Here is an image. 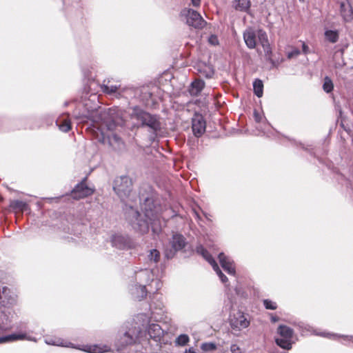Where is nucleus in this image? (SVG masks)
<instances>
[{
    "instance_id": "obj_1",
    "label": "nucleus",
    "mask_w": 353,
    "mask_h": 353,
    "mask_svg": "<svg viewBox=\"0 0 353 353\" xmlns=\"http://www.w3.org/2000/svg\"><path fill=\"white\" fill-rule=\"evenodd\" d=\"M139 197L144 217L137 208L131 205H126L125 209V220L137 232L145 234L151 228L152 232L154 234H158L161 230L159 217L162 211L161 201L158 196L148 186L147 189L140 190Z\"/></svg>"
},
{
    "instance_id": "obj_2",
    "label": "nucleus",
    "mask_w": 353,
    "mask_h": 353,
    "mask_svg": "<svg viewBox=\"0 0 353 353\" xmlns=\"http://www.w3.org/2000/svg\"><path fill=\"white\" fill-rule=\"evenodd\" d=\"M143 333V327L137 320V316L132 321L125 322L118 332L114 346L117 352L125 350L141 343V337Z\"/></svg>"
},
{
    "instance_id": "obj_3",
    "label": "nucleus",
    "mask_w": 353,
    "mask_h": 353,
    "mask_svg": "<svg viewBox=\"0 0 353 353\" xmlns=\"http://www.w3.org/2000/svg\"><path fill=\"white\" fill-rule=\"evenodd\" d=\"M131 110L130 118L137 121L138 128H148L150 133V139L154 141L155 137L161 130L160 116L152 114L139 105L132 107Z\"/></svg>"
},
{
    "instance_id": "obj_4",
    "label": "nucleus",
    "mask_w": 353,
    "mask_h": 353,
    "mask_svg": "<svg viewBox=\"0 0 353 353\" xmlns=\"http://www.w3.org/2000/svg\"><path fill=\"white\" fill-rule=\"evenodd\" d=\"M98 119L109 131H114L125 123L123 110L119 107L104 108L98 113Z\"/></svg>"
},
{
    "instance_id": "obj_5",
    "label": "nucleus",
    "mask_w": 353,
    "mask_h": 353,
    "mask_svg": "<svg viewBox=\"0 0 353 353\" xmlns=\"http://www.w3.org/2000/svg\"><path fill=\"white\" fill-rule=\"evenodd\" d=\"M154 274L151 269L149 268H140L136 267L134 269V276H132L133 282L136 285H141L140 297H146L148 294V290L146 289L147 285H150L152 283H155L156 290L159 288V281L154 279Z\"/></svg>"
},
{
    "instance_id": "obj_6",
    "label": "nucleus",
    "mask_w": 353,
    "mask_h": 353,
    "mask_svg": "<svg viewBox=\"0 0 353 353\" xmlns=\"http://www.w3.org/2000/svg\"><path fill=\"white\" fill-rule=\"evenodd\" d=\"M169 247L164 249V257L167 260L173 259L178 252L182 251L187 245L186 238L179 232H172L168 240Z\"/></svg>"
},
{
    "instance_id": "obj_7",
    "label": "nucleus",
    "mask_w": 353,
    "mask_h": 353,
    "mask_svg": "<svg viewBox=\"0 0 353 353\" xmlns=\"http://www.w3.org/2000/svg\"><path fill=\"white\" fill-rule=\"evenodd\" d=\"M137 320L143 330H146L150 338L154 341H160L163 336V330L161 326L156 323H150V317L148 314L140 313L137 315Z\"/></svg>"
},
{
    "instance_id": "obj_8",
    "label": "nucleus",
    "mask_w": 353,
    "mask_h": 353,
    "mask_svg": "<svg viewBox=\"0 0 353 353\" xmlns=\"http://www.w3.org/2000/svg\"><path fill=\"white\" fill-rule=\"evenodd\" d=\"M111 245L119 250L135 249L138 243L136 240L128 234L114 233L110 236Z\"/></svg>"
},
{
    "instance_id": "obj_9",
    "label": "nucleus",
    "mask_w": 353,
    "mask_h": 353,
    "mask_svg": "<svg viewBox=\"0 0 353 353\" xmlns=\"http://www.w3.org/2000/svg\"><path fill=\"white\" fill-rule=\"evenodd\" d=\"M113 190L123 201L127 199L132 190V180L127 175L117 176L113 181Z\"/></svg>"
},
{
    "instance_id": "obj_10",
    "label": "nucleus",
    "mask_w": 353,
    "mask_h": 353,
    "mask_svg": "<svg viewBox=\"0 0 353 353\" xmlns=\"http://www.w3.org/2000/svg\"><path fill=\"white\" fill-rule=\"evenodd\" d=\"M181 13L185 17L186 23L189 26L196 29H202L207 23L201 14L192 8H185Z\"/></svg>"
},
{
    "instance_id": "obj_11",
    "label": "nucleus",
    "mask_w": 353,
    "mask_h": 353,
    "mask_svg": "<svg viewBox=\"0 0 353 353\" xmlns=\"http://www.w3.org/2000/svg\"><path fill=\"white\" fill-rule=\"evenodd\" d=\"M86 181L87 177H84L72 189L70 194L73 199L79 200L90 196L94 193V190L87 185Z\"/></svg>"
},
{
    "instance_id": "obj_12",
    "label": "nucleus",
    "mask_w": 353,
    "mask_h": 353,
    "mask_svg": "<svg viewBox=\"0 0 353 353\" xmlns=\"http://www.w3.org/2000/svg\"><path fill=\"white\" fill-rule=\"evenodd\" d=\"M17 296L7 286H0V305L10 307L17 304Z\"/></svg>"
},
{
    "instance_id": "obj_13",
    "label": "nucleus",
    "mask_w": 353,
    "mask_h": 353,
    "mask_svg": "<svg viewBox=\"0 0 353 353\" xmlns=\"http://www.w3.org/2000/svg\"><path fill=\"white\" fill-rule=\"evenodd\" d=\"M206 122L202 114L196 113L192 119V130L196 137H201L205 132Z\"/></svg>"
},
{
    "instance_id": "obj_14",
    "label": "nucleus",
    "mask_w": 353,
    "mask_h": 353,
    "mask_svg": "<svg viewBox=\"0 0 353 353\" xmlns=\"http://www.w3.org/2000/svg\"><path fill=\"white\" fill-rule=\"evenodd\" d=\"M230 324L232 329L241 330L248 327L250 325V321L244 314L239 312L230 317Z\"/></svg>"
},
{
    "instance_id": "obj_15",
    "label": "nucleus",
    "mask_w": 353,
    "mask_h": 353,
    "mask_svg": "<svg viewBox=\"0 0 353 353\" xmlns=\"http://www.w3.org/2000/svg\"><path fill=\"white\" fill-rule=\"evenodd\" d=\"M218 259L222 268L229 274L234 275L236 270L234 266V261L223 252H220L218 254Z\"/></svg>"
},
{
    "instance_id": "obj_16",
    "label": "nucleus",
    "mask_w": 353,
    "mask_h": 353,
    "mask_svg": "<svg viewBox=\"0 0 353 353\" xmlns=\"http://www.w3.org/2000/svg\"><path fill=\"white\" fill-rule=\"evenodd\" d=\"M341 13L344 20L350 21L353 17V8L348 0H343L340 3Z\"/></svg>"
},
{
    "instance_id": "obj_17",
    "label": "nucleus",
    "mask_w": 353,
    "mask_h": 353,
    "mask_svg": "<svg viewBox=\"0 0 353 353\" xmlns=\"http://www.w3.org/2000/svg\"><path fill=\"white\" fill-rule=\"evenodd\" d=\"M274 341L276 345L282 348L283 351L275 350L273 353H288V352L285 350H290L292 349V339H291L275 337Z\"/></svg>"
},
{
    "instance_id": "obj_18",
    "label": "nucleus",
    "mask_w": 353,
    "mask_h": 353,
    "mask_svg": "<svg viewBox=\"0 0 353 353\" xmlns=\"http://www.w3.org/2000/svg\"><path fill=\"white\" fill-rule=\"evenodd\" d=\"M99 142L105 144L108 143L109 146H112V141L120 145L123 143L121 138L117 134H112L111 137L105 136L103 131H101L100 136L98 137Z\"/></svg>"
},
{
    "instance_id": "obj_19",
    "label": "nucleus",
    "mask_w": 353,
    "mask_h": 353,
    "mask_svg": "<svg viewBox=\"0 0 353 353\" xmlns=\"http://www.w3.org/2000/svg\"><path fill=\"white\" fill-rule=\"evenodd\" d=\"M243 40L246 46L250 49H254L256 45V34L254 30L248 29L243 34Z\"/></svg>"
},
{
    "instance_id": "obj_20",
    "label": "nucleus",
    "mask_w": 353,
    "mask_h": 353,
    "mask_svg": "<svg viewBox=\"0 0 353 353\" xmlns=\"http://www.w3.org/2000/svg\"><path fill=\"white\" fill-rule=\"evenodd\" d=\"M205 86V82L202 79H196L193 81L189 89L190 94L192 96H198Z\"/></svg>"
},
{
    "instance_id": "obj_21",
    "label": "nucleus",
    "mask_w": 353,
    "mask_h": 353,
    "mask_svg": "<svg viewBox=\"0 0 353 353\" xmlns=\"http://www.w3.org/2000/svg\"><path fill=\"white\" fill-rule=\"evenodd\" d=\"M250 0H234V8L236 11L250 13L251 8Z\"/></svg>"
},
{
    "instance_id": "obj_22",
    "label": "nucleus",
    "mask_w": 353,
    "mask_h": 353,
    "mask_svg": "<svg viewBox=\"0 0 353 353\" xmlns=\"http://www.w3.org/2000/svg\"><path fill=\"white\" fill-rule=\"evenodd\" d=\"M196 251L199 254L202 256L203 259L212 266L216 263V260L214 259L212 254L202 245H197L196 248Z\"/></svg>"
},
{
    "instance_id": "obj_23",
    "label": "nucleus",
    "mask_w": 353,
    "mask_h": 353,
    "mask_svg": "<svg viewBox=\"0 0 353 353\" xmlns=\"http://www.w3.org/2000/svg\"><path fill=\"white\" fill-rule=\"evenodd\" d=\"M26 334L23 333H12L10 334L0 336V343H4L18 340H24Z\"/></svg>"
},
{
    "instance_id": "obj_24",
    "label": "nucleus",
    "mask_w": 353,
    "mask_h": 353,
    "mask_svg": "<svg viewBox=\"0 0 353 353\" xmlns=\"http://www.w3.org/2000/svg\"><path fill=\"white\" fill-rule=\"evenodd\" d=\"M277 333L279 335V337L292 339L294 330L290 327L281 324L277 328Z\"/></svg>"
},
{
    "instance_id": "obj_25",
    "label": "nucleus",
    "mask_w": 353,
    "mask_h": 353,
    "mask_svg": "<svg viewBox=\"0 0 353 353\" xmlns=\"http://www.w3.org/2000/svg\"><path fill=\"white\" fill-rule=\"evenodd\" d=\"M45 342L46 344L51 345L67 347H72V348L75 347V345H74L71 342L64 341L61 339H52V338L46 339L45 340Z\"/></svg>"
},
{
    "instance_id": "obj_26",
    "label": "nucleus",
    "mask_w": 353,
    "mask_h": 353,
    "mask_svg": "<svg viewBox=\"0 0 353 353\" xmlns=\"http://www.w3.org/2000/svg\"><path fill=\"white\" fill-rule=\"evenodd\" d=\"M75 349L81 350L87 353H103L105 352H110V349L103 350L98 345H84L83 348H80L79 346L75 345Z\"/></svg>"
},
{
    "instance_id": "obj_27",
    "label": "nucleus",
    "mask_w": 353,
    "mask_h": 353,
    "mask_svg": "<svg viewBox=\"0 0 353 353\" xmlns=\"http://www.w3.org/2000/svg\"><path fill=\"white\" fill-rule=\"evenodd\" d=\"M254 94L261 98L263 94V82L260 79H255L252 83Z\"/></svg>"
},
{
    "instance_id": "obj_28",
    "label": "nucleus",
    "mask_w": 353,
    "mask_h": 353,
    "mask_svg": "<svg viewBox=\"0 0 353 353\" xmlns=\"http://www.w3.org/2000/svg\"><path fill=\"white\" fill-rule=\"evenodd\" d=\"M198 71L201 76L205 77L206 79H210L213 77L214 74V70L212 67L207 65H204L201 66Z\"/></svg>"
},
{
    "instance_id": "obj_29",
    "label": "nucleus",
    "mask_w": 353,
    "mask_h": 353,
    "mask_svg": "<svg viewBox=\"0 0 353 353\" xmlns=\"http://www.w3.org/2000/svg\"><path fill=\"white\" fill-rule=\"evenodd\" d=\"M258 39L261 45L262 48H264L265 47L270 46L269 40L268 38L267 33L262 29L258 30L257 32Z\"/></svg>"
},
{
    "instance_id": "obj_30",
    "label": "nucleus",
    "mask_w": 353,
    "mask_h": 353,
    "mask_svg": "<svg viewBox=\"0 0 353 353\" xmlns=\"http://www.w3.org/2000/svg\"><path fill=\"white\" fill-rule=\"evenodd\" d=\"M10 207L14 210L25 211L28 208L26 202L21 200H14L10 202Z\"/></svg>"
},
{
    "instance_id": "obj_31",
    "label": "nucleus",
    "mask_w": 353,
    "mask_h": 353,
    "mask_svg": "<svg viewBox=\"0 0 353 353\" xmlns=\"http://www.w3.org/2000/svg\"><path fill=\"white\" fill-rule=\"evenodd\" d=\"M147 258L150 263L157 264L160 261V252L157 249H151L149 251Z\"/></svg>"
},
{
    "instance_id": "obj_32",
    "label": "nucleus",
    "mask_w": 353,
    "mask_h": 353,
    "mask_svg": "<svg viewBox=\"0 0 353 353\" xmlns=\"http://www.w3.org/2000/svg\"><path fill=\"white\" fill-rule=\"evenodd\" d=\"M56 125L63 132H68L72 128V123L69 120H57Z\"/></svg>"
},
{
    "instance_id": "obj_33",
    "label": "nucleus",
    "mask_w": 353,
    "mask_h": 353,
    "mask_svg": "<svg viewBox=\"0 0 353 353\" xmlns=\"http://www.w3.org/2000/svg\"><path fill=\"white\" fill-rule=\"evenodd\" d=\"M325 38L331 43H336L339 39V32L336 30H326L325 31Z\"/></svg>"
},
{
    "instance_id": "obj_34",
    "label": "nucleus",
    "mask_w": 353,
    "mask_h": 353,
    "mask_svg": "<svg viewBox=\"0 0 353 353\" xmlns=\"http://www.w3.org/2000/svg\"><path fill=\"white\" fill-rule=\"evenodd\" d=\"M277 133L279 135H281V136L283 137L284 138H285L286 139H288L291 143V144L293 146H294V147H296V148H297L299 149H301V150H303L304 151H307V146L305 144H304V143H301L300 141H297L296 140H295L294 139H292V138H290L289 137H287L285 135L281 134V133H279L278 132H277Z\"/></svg>"
},
{
    "instance_id": "obj_35",
    "label": "nucleus",
    "mask_w": 353,
    "mask_h": 353,
    "mask_svg": "<svg viewBox=\"0 0 353 353\" xmlns=\"http://www.w3.org/2000/svg\"><path fill=\"white\" fill-rule=\"evenodd\" d=\"M217 348L216 343L214 342H205L201 345V349L203 352H212Z\"/></svg>"
},
{
    "instance_id": "obj_36",
    "label": "nucleus",
    "mask_w": 353,
    "mask_h": 353,
    "mask_svg": "<svg viewBox=\"0 0 353 353\" xmlns=\"http://www.w3.org/2000/svg\"><path fill=\"white\" fill-rule=\"evenodd\" d=\"M190 341V338L186 334H181L175 340V343L179 346H185Z\"/></svg>"
},
{
    "instance_id": "obj_37",
    "label": "nucleus",
    "mask_w": 353,
    "mask_h": 353,
    "mask_svg": "<svg viewBox=\"0 0 353 353\" xmlns=\"http://www.w3.org/2000/svg\"><path fill=\"white\" fill-rule=\"evenodd\" d=\"M333 88H334V84H333L332 79L328 77H325L324 78L323 84V90L327 93H330L333 90Z\"/></svg>"
},
{
    "instance_id": "obj_38",
    "label": "nucleus",
    "mask_w": 353,
    "mask_h": 353,
    "mask_svg": "<svg viewBox=\"0 0 353 353\" xmlns=\"http://www.w3.org/2000/svg\"><path fill=\"white\" fill-rule=\"evenodd\" d=\"M120 88V85H105L103 84L101 87L102 90L104 93L108 94H113L117 93L118 89Z\"/></svg>"
},
{
    "instance_id": "obj_39",
    "label": "nucleus",
    "mask_w": 353,
    "mask_h": 353,
    "mask_svg": "<svg viewBox=\"0 0 353 353\" xmlns=\"http://www.w3.org/2000/svg\"><path fill=\"white\" fill-rule=\"evenodd\" d=\"M212 267L222 283H226L228 281V277L223 273L217 263Z\"/></svg>"
},
{
    "instance_id": "obj_40",
    "label": "nucleus",
    "mask_w": 353,
    "mask_h": 353,
    "mask_svg": "<svg viewBox=\"0 0 353 353\" xmlns=\"http://www.w3.org/2000/svg\"><path fill=\"white\" fill-rule=\"evenodd\" d=\"M139 288H141V285H136L134 284L132 285V288H130V292L132 295L135 299H137L138 301H141L145 297H140L139 295H141V291L139 290Z\"/></svg>"
},
{
    "instance_id": "obj_41",
    "label": "nucleus",
    "mask_w": 353,
    "mask_h": 353,
    "mask_svg": "<svg viewBox=\"0 0 353 353\" xmlns=\"http://www.w3.org/2000/svg\"><path fill=\"white\" fill-rule=\"evenodd\" d=\"M263 306L266 310H274L277 308V304L276 302L272 301L270 299H266L263 300Z\"/></svg>"
},
{
    "instance_id": "obj_42",
    "label": "nucleus",
    "mask_w": 353,
    "mask_h": 353,
    "mask_svg": "<svg viewBox=\"0 0 353 353\" xmlns=\"http://www.w3.org/2000/svg\"><path fill=\"white\" fill-rule=\"evenodd\" d=\"M263 49L264 50L265 60L269 62L272 61L273 58H272V50L270 46L268 47H265Z\"/></svg>"
},
{
    "instance_id": "obj_43",
    "label": "nucleus",
    "mask_w": 353,
    "mask_h": 353,
    "mask_svg": "<svg viewBox=\"0 0 353 353\" xmlns=\"http://www.w3.org/2000/svg\"><path fill=\"white\" fill-rule=\"evenodd\" d=\"M300 54H301L300 50H299L298 48H293L291 51H289L287 53V57L288 59H290L296 57Z\"/></svg>"
},
{
    "instance_id": "obj_44",
    "label": "nucleus",
    "mask_w": 353,
    "mask_h": 353,
    "mask_svg": "<svg viewBox=\"0 0 353 353\" xmlns=\"http://www.w3.org/2000/svg\"><path fill=\"white\" fill-rule=\"evenodd\" d=\"M208 42L213 45L216 46L219 44V39L216 35L215 34H211L208 38Z\"/></svg>"
},
{
    "instance_id": "obj_45",
    "label": "nucleus",
    "mask_w": 353,
    "mask_h": 353,
    "mask_svg": "<svg viewBox=\"0 0 353 353\" xmlns=\"http://www.w3.org/2000/svg\"><path fill=\"white\" fill-rule=\"evenodd\" d=\"M253 117H254V121L256 123H260L261 121L262 116L256 110H254Z\"/></svg>"
},
{
    "instance_id": "obj_46",
    "label": "nucleus",
    "mask_w": 353,
    "mask_h": 353,
    "mask_svg": "<svg viewBox=\"0 0 353 353\" xmlns=\"http://www.w3.org/2000/svg\"><path fill=\"white\" fill-rule=\"evenodd\" d=\"M230 351L232 353H241L239 346L236 344H232L230 346Z\"/></svg>"
},
{
    "instance_id": "obj_47",
    "label": "nucleus",
    "mask_w": 353,
    "mask_h": 353,
    "mask_svg": "<svg viewBox=\"0 0 353 353\" xmlns=\"http://www.w3.org/2000/svg\"><path fill=\"white\" fill-rule=\"evenodd\" d=\"M10 327V323L8 322V320L7 318L6 319V322H2V323L0 324L1 330H7Z\"/></svg>"
},
{
    "instance_id": "obj_48",
    "label": "nucleus",
    "mask_w": 353,
    "mask_h": 353,
    "mask_svg": "<svg viewBox=\"0 0 353 353\" xmlns=\"http://www.w3.org/2000/svg\"><path fill=\"white\" fill-rule=\"evenodd\" d=\"M322 335L332 339H337L341 337V336L339 334L332 333H323Z\"/></svg>"
},
{
    "instance_id": "obj_49",
    "label": "nucleus",
    "mask_w": 353,
    "mask_h": 353,
    "mask_svg": "<svg viewBox=\"0 0 353 353\" xmlns=\"http://www.w3.org/2000/svg\"><path fill=\"white\" fill-rule=\"evenodd\" d=\"M190 5L194 8H199L201 6V0H190Z\"/></svg>"
},
{
    "instance_id": "obj_50",
    "label": "nucleus",
    "mask_w": 353,
    "mask_h": 353,
    "mask_svg": "<svg viewBox=\"0 0 353 353\" xmlns=\"http://www.w3.org/2000/svg\"><path fill=\"white\" fill-rule=\"evenodd\" d=\"M281 62H282V60L281 61H279V60H275V59H273L272 60V61H270V63L272 65V68H278L279 65H280Z\"/></svg>"
},
{
    "instance_id": "obj_51",
    "label": "nucleus",
    "mask_w": 353,
    "mask_h": 353,
    "mask_svg": "<svg viewBox=\"0 0 353 353\" xmlns=\"http://www.w3.org/2000/svg\"><path fill=\"white\" fill-rule=\"evenodd\" d=\"M270 320L272 323H276L280 320V318L278 316L272 315L270 317Z\"/></svg>"
},
{
    "instance_id": "obj_52",
    "label": "nucleus",
    "mask_w": 353,
    "mask_h": 353,
    "mask_svg": "<svg viewBox=\"0 0 353 353\" xmlns=\"http://www.w3.org/2000/svg\"><path fill=\"white\" fill-rule=\"evenodd\" d=\"M302 46H303V52L305 54H307V50H308L307 45L305 43H303Z\"/></svg>"
},
{
    "instance_id": "obj_53",
    "label": "nucleus",
    "mask_w": 353,
    "mask_h": 353,
    "mask_svg": "<svg viewBox=\"0 0 353 353\" xmlns=\"http://www.w3.org/2000/svg\"><path fill=\"white\" fill-rule=\"evenodd\" d=\"M184 353H196V352L193 347H190L188 349H186Z\"/></svg>"
},
{
    "instance_id": "obj_54",
    "label": "nucleus",
    "mask_w": 353,
    "mask_h": 353,
    "mask_svg": "<svg viewBox=\"0 0 353 353\" xmlns=\"http://www.w3.org/2000/svg\"><path fill=\"white\" fill-rule=\"evenodd\" d=\"M91 97H92V100L94 101L96 99L98 100V96L96 94H92L90 95Z\"/></svg>"
},
{
    "instance_id": "obj_55",
    "label": "nucleus",
    "mask_w": 353,
    "mask_h": 353,
    "mask_svg": "<svg viewBox=\"0 0 353 353\" xmlns=\"http://www.w3.org/2000/svg\"><path fill=\"white\" fill-rule=\"evenodd\" d=\"M194 213L196 219H201V216H200L199 214L196 211H194Z\"/></svg>"
},
{
    "instance_id": "obj_56",
    "label": "nucleus",
    "mask_w": 353,
    "mask_h": 353,
    "mask_svg": "<svg viewBox=\"0 0 353 353\" xmlns=\"http://www.w3.org/2000/svg\"><path fill=\"white\" fill-rule=\"evenodd\" d=\"M343 337L345 339H347V340H352V336H343Z\"/></svg>"
},
{
    "instance_id": "obj_57",
    "label": "nucleus",
    "mask_w": 353,
    "mask_h": 353,
    "mask_svg": "<svg viewBox=\"0 0 353 353\" xmlns=\"http://www.w3.org/2000/svg\"><path fill=\"white\" fill-rule=\"evenodd\" d=\"M2 316H3V318H6V314L4 312H1L0 314V317H2Z\"/></svg>"
},
{
    "instance_id": "obj_58",
    "label": "nucleus",
    "mask_w": 353,
    "mask_h": 353,
    "mask_svg": "<svg viewBox=\"0 0 353 353\" xmlns=\"http://www.w3.org/2000/svg\"><path fill=\"white\" fill-rule=\"evenodd\" d=\"M68 105H69V101H65V102H64V103H63V106H64V107H67Z\"/></svg>"
}]
</instances>
